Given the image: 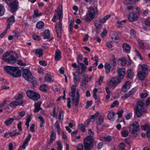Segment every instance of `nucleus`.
<instances>
[{
	"label": "nucleus",
	"mask_w": 150,
	"mask_h": 150,
	"mask_svg": "<svg viewBox=\"0 0 150 150\" xmlns=\"http://www.w3.org/2000/svg\"><path fill=\"white\" fill-rule=\"evenodd\" d=\"M2 57L3 59L6 62L13 64L16 62L17 56L15 52L8 51L4 53Z\"/></svg>",
	"instance_id": "f257e3e1"
},
{
	"label": "nucleus",
	"mask_w": 150,
	"mask_h": 150,
	"mask_svg": "<svg viewBox=\"0 0 150 150\" xmlns=\"http://www.w3.org/2000/svg\"><path fill=\"white\" fill-rule=\"evenodd\" d=\"M4 71L13 77H20L21 74V70L17 67L6 66L4 67Z\"/></svg>",
	"instance_id": "f03ea898"
},
{
	"label": "nucleus",
	"mask_w": 150,
	"mask_h": 150,
	"mask_svg": "<svg viewBox=\"0 0 150 150\" xmlns=\"http://www.w3.org/2000/svg\"><path fill=\"white\" fill-rule=\"evenodd\" d=\"M22 76L27 81L30 82L34 86L37 84L36 82L34 79V77L28 69H24L22 71Z\"/></svg>",
	"instance_id": "7ed1b4c3"
},
{
	"label": "nucleus",
	"mask_w": 150,
	"mask_h": 150,
	"mask_svg": "<svg viewBox=\"0 0 150 150\" xmlns=\"http://www.w3.org/2000/svg\"><path fill=\"white\" fill-rule=\"evenodd\" d=\"M144 103L143 101H139L137 103L135 109V114L137 117H139L142 116L146 112L144 106Z\"/></svg>",
	"instance_id": "20e7f679"
},
{
	"label": "nucleus",
	"mask_w": 150,
	"mask_h": 150,
	"mask_svg": "<svg viewBox=\"0 0 150 150\" xmlns=\"http://www.w3.org/2000/svg\"><path fill=\"white\" fill-rule=\"evenodd\" d=\"M139 128L138 122L134 121L129 127V132L133 136L136 137L137 135V132L139 130Z\"/></svg>",
	"instance_id": "39448f33"
},
{
	"label": "nucleus",
	"mask_w": 150,
	"mask_h": 150,
	"mask_svg": "<svg viewBox=\"0 0 150 150\" xmlns=\"http://www.w3.org/2000/svg\"><path fill=\"white\" fill-rule=\"evenodd\" d=\"M94 139L91 136H88L86 138L84 141L85 150H90L91 147L93 146Z\"/></svg>",
	"instance_id": "423d86ee"
},
{
	"label": "nucleus",
	"mask_w": 150,
	"mask_h": 150,
	"mask_svg": "<svg viewBox=\"0 0 150 150\" xmlns=\"http://www.w3.org/2000/svg\"><path fill=\"white\" fill-rule=\"evenodd\" d=\"M9 7L11 13H14L18 9V2L17 0H9Z\"/></svg>",
	"instance_id": "0eeeda50"
},
{
	"label": "nucleus",
	"mask_w": 150,
	"mask_h": 150,
	"mask_svg": "<svg viewBox=\"0 0 150 150\" xmlns=\"http://www.w3.org/2000/svg\"><path fill=\"white\" fill-rule=\"evenodd\" d=\"M55 31L57 33V37L60 38L63 31L62 24L61 21H60L56 23L55 25Z\"/></svg>",
	"instance_id": "6e6552de"
},
{
	"label": "nucleus",
	"mask_w": 150,
	"mask_h": 150,
	"mask_svg": "<svg viewBox=\"0 0 150 150\" xmlns=\"http://www.w3.org/2000/svg\"><path fill=\"white\" fill-rule=\"evenodd\" d=\"M77 95L75 97V95L73 96H70L71 99V103L73 105H74L76 107L77 106L79 103V100L80 98V95L79 92H76Z\"/></svg>",
	"instance_id": "1a4fd4ad"
},
{
	"label": "nucleus",
	"mask_w": 150,
	"mask_h": 150,
	"mask_svg": "<svg viewBox=\"0 0 150 150\" xmlns=\"http://www.w3.org/2000/svg\"><path fill=\"white\" fill-rule=\"evenodd\" d=\"M102 23V20L100 19L95 21V25L96 27V32L97 33H99L100 31V30L103 26Z\"/></svg>",
	"instance_id": "9d476101"
},
{
	"label": "nucleus",
	"mask_w": 150,
	"mask_h": 150,
	"mask_svg": "<svg viewBox=\"0 0 150 150\" xmlns=\"http://www.w3.org/2000/svg\"><path fill=\"white\" fill-rule=\"evenodd\" d=\"M121 81V80L119 79V78L115 79H113L110 81L108 82V85L110 87H115L116 85L120 83Z\"/></svg>",
	"instance_id": "9b49d317"
},
{
	"label": "nucleus",
	"mask_w": 150,
	"mask_h": 150,
	"mask_svg": "<svg viewBox=\"0 0 150 150\" xmlns=\"http://www.w3.org/2000/svg\"><path fill=\"white\" fill-rule=\"evenodd\" d=\"M128 18L130 21H134L137 20L138 16L136 13L131 12L129 13V15L128 16Z\"/></svg>",
	"instance_id": "f8f14e48"
},
{
	"label": "nucleus",
	"mask_w": 150,
	"mask_h": 150,
	"mask_svg": "<svg viewBox=\"0 0 150 150\" xmlns=\"http://www.w3.org/2000/svg\"><path fill=\"white\" fill-rule=\"evenodd\" d=\"M130 84L131 82L129 81H127L125 82L122 86V91L124 92L127 91L130 88Z\"/></svg>",
	"instance_id": "ddd939ff"
},
{
	"label": "nucleus",
	"mask_w": 150,
	"mask_h": 150,
	"mask_svg": "<svg viewBox=\"0 0 150 150\" xmlns=\"http://www.w3.org/2000/svg\"><path fill=\"white\" fill-rule=\"evenodd\" d=\"M31 135L29 134H28L27 137L24 140L23 144L22 146V148L25 149L26 147L28 145V141L30 140L31 137Z\"/></svg>",
	"instance_id": "4468645a"
},
{
	"label": "nucleus",
	"mask_w": 150,
	"mask_h": 150,
	"mask_svg": "<svg viewBox=\"0 0 150 150\" xmlns=\"http://www.w3.org/2000/svg\"><path fill=\"white\" fill-rule=\"evenodd\" d=\"M19 119L18 117H16L14 116V118H10L9 119L6 120L4 122V123L6 126H8L11 125L14 120H18Z\"/></svg>",
	"instance_id": "2eb2a0df"
},
{
	"label": "nucleus",
	"mask_w": 150,
	"mask_h": 150,
	"mask_svg": "<svg viewBox=\"0 0 150 150\" xmlns=\"http://www.w3.org/2000/svg\"><path fill=\"white\" fill-rule=\"evenodd\" d=\"M125 73V68H121L119 69L118 70V74L119 78L121 80L124 77V75Z\"/></svg>",
	"instance_id": "dca6fc26"
},
{
	"label": "nucleus",
	"mask_w": 150,
	"mask_h": 150,
	"mask_svg": "<svg viewBox=\"0 0 150 150\" xmlns=\"http://www.w3.org/2000/svg\"><path fill=\"white\" fill-rule=\"evenodd\" d=\"M41 34L44 39H49L50 37V31L48 29L44 30L43 33H42Z\"/></svg>",
	"instance_id": "f3484780"
},
{
	"label": "nucleus",
	"mask_w": 150,
	"mask_h": 150,
	"mask_svg": "<svg viewBox=\"0 0 150 150\" xmlns=\"http://www.w3.org/2000/svg\"><path fill=\"white\" fill-rule=\"evenodd\" d=\"M146 72H144L142 71H139L137 73L138 77L140 80H144L146 77Z\"/></svg>",
	"instance_id": "a211bd4d"
},
{
	"label": "nucleus",
	"mask_w": 150,
	"mask_h": 150,
	"mask_svg": "<svg viewBox=\"0 0 150 150\" xmlns=\"http://www.w3.org/2000/svg\"><path fill=\"white\" fill-rule=\"evenodd\" d=\"M74 76V81L75 84L76 85L80 81L81 77L79 75V73H78V74L77 75H76L75 73L73 74Z\"/></svg>",
	"instance_id": "6ab92c4d"
},
{
	"label": "nucleus",
	"mask_w": 150,
	"mask_h": 150,
	"mask_svg": "<svg viewBox=\"0 0 150 150\" xmlns=\"http://www.w3.org/2000/svg\"><path fill=\"white\" fill-rule=\"evenodd\" d=\"M61 52L58 49H57L55 52V60L57 61L60 60L61 58Z\"/></svg>",
	"instance_id": "aec40b11"
},
{
	"label": "nucleus",
	"mask_w": 150,
	"mask_h": 150,
	"mask_svg": "<svg viewBox=\"0 0 150 150\" xmlns=\"http://www.w3.org/2000/svg\"><path fill=\"white\" fill-rule=\"evenodd\" d=\"M122 47L124 51L127 53H129L130 52V47L129 44L126 43H123L122 45Z\"/></svg>",
	"instance_id": "412c9836"
},
{
	"label": "nucleus",
	"mask_w": 150,
	"mask_h": 150,
	"mask_svg": "<svg viewBox=\"0 0 150 150\" xmlns=\"http://www.w3.org/2000/svg\"><path fill=\"white\" fill-rule=\"evenodd\" d=\"M112 57V59L110 60V64H111L113 66L112 67V69H114V68L116 67L117 64L115 59V56L114 55H113Z\"/></svg>",
	"instance_id": "4be33fe9"
},
{
	"label": "nucleus",
	"mask_w": 150,
	"mask_h": 150,
	"mask_svg": "<svg viewBox=\"0 0 150 150\" xmlns=\"http://www.w3.org/2000/svg\"><path fill=\"white\" fill-rule=\"evenodd\" d=\"M71 91L69 93V95L70 96H73L75 95V92L76 91V86L74 85H73L71 87Z\"/></svg>",
	"instance_id": "5701e85b"
},
{
	"label": "nucleus",
	"mask_w": 150,
	"mask_h": 150,
	"mask_svg": "<svg viewBox=\"0 0 150 150\" xmlns=\"http://www.w3.org/2000/svg\"><path fill=\"white\" fill-rule=\"evenodd\" d=\"M104 117L102 115H99L96 121V123L98 125H101L104 121Z\"/></svg>",
	"instance_id": "b1692460"
},
{
	"label": "nucleus",
	"mask_w": 150,
	"mask_h": 150,
	"mask_svg": "<svg viewBox=\"0 0 150 150\" xmlns=\"http://www.w3.org/2000/svg\"><path fill=\"white\" fill-rule=\"evenodd\" d=\"M43 50L41 49H36L35 52L36 56L39 57H40L43 55Z\"/></svg>",
	"instance_id": "393cba45"
},
{
	"label": "nucleus",
	"mask_w": 150,
	"mask_h": 150,
	"mask_svg": "<svg viewBox=\"0 0 150 150\" xmlns=\"http://www.w3.org/2000/svg\"><path fill=\"white\" fill-rule=\"evenodd\" d=\"M110 65V64L106 62L105 65V72L107 74L110 73L111 68L112 69V67Z\"/></svg>",
	"instance_id": "a878e982"
},
{
	"label": "nucleus",
	"mask_w": 150,
	"mask_h": 150,
	"mask_svg": "<svg viewBox=\"0 0 150 150\" xmlns=\"http://www.w3.org/2000/svg\"><path fill=\"white\" fill-rule=\"evenodd\" d=\"M56 134L55 132L52 131L50 136V139L49 142L50 144L52 143L53 142L56 138Z\"/></svg>",
	"instance_id": "bb28decb"
},
{
	"label": "nucleus",
	"mask_w": 150,
	"mask_h": 150,
	"mask_svg": "<svg viewBox=\"0 0 150 150\" xmlns=\"http://www.w3.org/2000/svg\"><path fill=\"white\" fill-rule=\"evenodd\" d=\"M94 17L92 15L87 13L85 18V20L87 22L90 21L93 19Z\"/></svg>",
	"instance_id": "cd10ccee"
},
{
	"label": "nucleus",
	"mask_w": 150,
	"mask_h": 150,
	"mask_svg": "<svg viewBox=\"0 0 150 150\" xmlns=\"http://www.w3.org/2000/svg\"><path fill=\"white\" fill-rule=\"evenodd\" d=\"M40 98V95L36 92H34V94L32 96L31 99L37 101Z\"/></svg>",
	"instance_id": "c85d7f7f"
},
{
	"label": "nucleus",
	"mask_w": 150,
	"mask_h": 150,
	"mask_svg": "<svg viewBox=\"0 0 150 150\" xmlns=\"http://www.w3.org/2000/svg\"><path fill=\"white\" fill-rule=\"evenodd\" d=\"M45 79L46 81L48 82L53 81V80L52 79L51 76L50 74H45Z\"/></svg>",
	"instance_id": "c756f323"
},
{
	"label": "nucleus",
	"mask_w": 150,
	"mask_h": 150,
	"mask_svg": "<svg viewBox=\"0 0 150 150\" xmlns=\"http://www.w3.org/2000/svg\"><path fill=\"white\" fill-rule=\"evenodd\" d=\"M44 25V23L42 21H40L37 23L36 24V27L38 29H42L43 28Z\"/></svg>",
	"instance_id": "7c9ffc66"
},
{
	"label": "nucleus",
	"mask_w": 150,
	"mask_h": 150,
	"mask_svg": "<svg viewBox=\"0 0 150 150\" xmlns=\"http://www.w3.org/2000/svg\"><path fill=\"white\" fill-rule=\"evenodd\" d=\"M34 91L32 90H28L26 92V94L28 97L31 99L32 96L34 94Z\"/></svg>",
	"instance_id": "2f4dec72"
},
{
	"label": "nucleus",
	"mask_w": 150,
	"mask_h": 150,
	"mask_svg": "<svg viewBox=\"0 0 150 150\" xmlns=\"http://www.w3.org/2000/svg\"><path fill=\"white\" fill-rule=\"evenodd\" d=\"M88 13L92 15L94 17L95 16V10L92 7H90L88 11Z\"/></svg>",
	"instance_id": "473e14b6"
},
{
	"label": "nucleus",
	"mask_w": 150,
	"mask_h": 150,
	"mask_svg": "<svg viewBox=\"0 0 150 150\" xmlns=\"http://www.w3.org/2000/svg\"><path fill=\"white\" fill-rule=\"evenodd\" d=\"M83 79H82L81 80H83V81L86 82H88L90 81L91 78V77L88 78V76L85 75H83Z\"/></svg>",
	"instance_id": "72a5a7b5"
},
{
	"label": "nucleus",
	"mask_w": 150,
	"mask_h": 150,
	"mask_svg": "<svg viewBox=\"0 0 150 150\" xmlns=\"http://www.w3.org/2000/svg\"><path fill=\"white\" fill-rule=\"evenodd\" d=\"M128 77L130 79H132L133 76V70L131 69H129L127 71Z\"/></svg>",
	"instance_id": "f704fd0d"
},
{
	"label": "nucleus",
	"mask_w": 150,
	"mask_h": 150,
	"mask_svg": "<svg viewBox=\"0 0 150 150\" xmlns=\"http://www.w3.org/2000/svg\"><path fill=\"white\" fill-rule=\"evenodd\" d=\"M35 108L34 110V112H38L40 109V105L39 104L37 103L35 104Z\"/></svg>",
	"instance_id": "c9c22d12"
},
{
	"label": "nucleus",
	"mask_w": 150,
	"mask_h": 150,
	"mask_svg": "<svg viewBox=\"0 0 150 150\" xmlns=\"http://www.w3.org/2000/svg\"><path fill=\"white\" fill-rule=\"evenodd\" d=\"M115 115V113L114 112H109L108 115V117L109 120H111L113 118Z\"/></svg>",
	"instance_id": "e433bc0d"
},
{
	"label": "nucleus",
	"mask_w": 150,
	"mask_h": 150,
	"mask_svg": "<svg viewBox=\"0 0 150 150\" xmlns=\"http://www.w3.org/2000/svg\"><path fill=\"white\" fill-rule=\"evenodd\" d=\"M5 8L3 6L0 5V16L3 15L5 13Z\"/></svg>",
	"instance_id": "4c0bfd02"
},
{
	"label": "nucleus",
	"mask_w": 150,
	"mask_h": 150,
	"mask_svg": "<svg viewBox=\"0 0 150 150\" xmlns=\"http://www.w3.org/2000/svg\"><path fill=\"white\" fill-rule=\"evenodd\" d=\"M40 89L42 91L46 92L47 91V85L45 84L43 85L40 86Z\"/></svg>",
	"instance_id": "58836bf2"
},
{
	"label": "nucleus",
	"mask_w": 150,
	"mask_h": 150,
	"mask_svg": "<svg viewBox=\"0 0 150 150\" xmlns=\"http://www.w3.org/2000/svg\"><path fill=\"white\" fill-rule=\"evenodd\" d=\"M141 67L142 69L141 71L144 72H146L148 71V67L147 65L145 64L142 65Z\"/></svg>",
	"instance_id": "ea45409f"
},
{
	"label": "nucleus",
	"mask_w": 150,
	"mask_h": 150,
	"mask_svg": "<svg viewBox=\"0 0 150 150\" xmlns=\"http://www.w3.org/2000/svg\"><path fill=\"white\" fill-rule=\"evenodd\" d=\"M88 85V84L84 81H83V80H81V83L80 84V86L81 88L83 89H84Z\"/></svg>",
	"instance_id": "a19ab883"
},
{
	"label": "nucleus",
	"mask_w": 150,
	"mask_h": 150,
	"mask_svg": "<svg viewBox=\"0 0 150 150\" xmlns=\"http://www.w3.org/2000/svg\"><path fill=\"white\" fill-rule=\"evenodd\" d=\"M135 31L134 30H132L130 32V38H134L136 36Z\"/></svg>",
	"instance_id": "79ce46f5"
},
{
	"label": "nucleus",
	"mask_w": 150,
	"mask_h": 150,
	"mask_svg": "<svg viewBox=\"0 0 150 150\" xmlns=\"http://www.w3.org/2000/svg\"><path fill=\"white\" fill-rule=\"evenodd\" d=\"M97 91L98 89L96 88H95L93 90V96L94 99L96 100L98 99L97 96L96 94Z\"/></svg>",
	"instance_id": "37998d69"
},
{
	"label": "nucleus",
	"mask_w": 150,
	"mask_h": 150,
	"mask_svg": "<svg viewBox=\"0 0 150 150\" xmlns=\"http://www.w3.org/2000/svg\"><path fill=\"white\" fill-rule=\"evenodd\" d=\"M79 129L83 132L86 131L85 128V126L84 125L82 124H81L79 125Z\"/></svg>",
	"instance_id": "c03bdc74"
},
{
	"label": "nucleus",
	"mask_w": 150,
	"mask_h": 150,
	"mask_svg": "<svg viewBox=\"0 0 150 150\" xmlns=\"http://www.w3.org/2000/svg\"><path fill=\"white\" fill-rule=\"evenodd\" d=\"M16 102L18 104V105H22L23 106V104L24 103V102L22 99H16Z\"/></svg>",
	"instance_id": "a18cd8bd"
},
{
	"label": "nucleus",
	"mask_w": 150,
	"mask_h": 150,
	"mask_svg": "<svg viewBox=\"0 0 150 150\" xmlns=\"http://www.w3.org/2000/svg\"><path fill=\"white\" fill-rule=\"evenodd\" d=\"M62 12L60 10L57 13V18L61 21L62 18Z\"/></svg>",
	"instance_id": "49530a36"
},
{
	"label": "nucleus",
	"mask_w": 150,
	"mask_h": 150,
	"mask_svg": "<svg viewBox=\"0 0 150 150\" xmlns=\"http://www.w3.org/2000/svg\"><path fill=\"white\" fill-rule=\"evenodd\" d=\"M73 21H72L69 25V32L70 35H71L72 33V30L73 25Z\"/></svg>",
	"instance_id": "de8ad7c7"
},
{
	"label": "nucleus",
	"mask_w": 150,
	"mask_h": 150,
	"mask_svg": "<svg viewBox=\"0 0 150 150\" xmlns=\"http://www.w3.org/2000/svg\"><path fill=\"white\" fill-rule=\"evenodd\" d=\"M128 131L127 130H125L121 132L122 135L125 137H127L128 135Z\"/></svg>",
	"instance_id": "09e8293b"
},
{
	"label": "nucleus",
	"mask_w": 150,
	"mask_h": 150,
	"mask_svg": "<svg viewBox=\"0 0 150 150\" xmlns=\"http://www.w3.org/2000/svg\"><path fill=\"white\" fill-rule=\"evenodd\" d=\"M111 15H108L105 16L102 20V22L103 23H104L106 22V21L110 17Z\"/></svg>",
	"instance_id": "8fccbe9b"
},
{
	"label": "nucleus",
	"mask_w": 150,
	"mask_h": 150,
	"mask_svg": "<svg viewBox=\"0 0 150 150\" xmlns=\"http://www.w3.org/2000/svg\"><path fill=\"white\" fill-rule=\"evenodd\" d=\"M145 25L147 26H150V17L147 18L145 21Z\"/></svg>",
	"instance_id": "3c124183"
},
{
	"label": "nucleus",
	"mask_w": 150,
	"mask_h": 150,
	"mask_svg": "<svg viewBox=\"0 0 150 150\" xmlns=\"http://www.w3.org/2000/svg\"><path fill=\"white\" fill-rule=\"evenodd\" d=\"M80 65L81 67L82 72H84L85 70L86 69V67L85 65L83 63H80Z\"/></svg>",
	"instance_id": "603ef678"
},
{
	"label": "nucleus",
	"mask_w": 150,
	"mask_h": 150,
	"mask_svg": "<svg viewBox=\"0 0 150 150\" xmlns=\"http://www.w3.org/2000/svg\"><path fill=\"white\" fill-rule=\"evenodd\" d=\"M118 105V103L117 100H115L110 105V108H113L115 106H117Z\"/></svg>",
	"instance_id": "864d4df0"
},
{
	"label": "nucleus",
	"mask_w": 150,
	"mask_h": 150,
	"mask_svg": "<svg viewBox=\"0 0 150 150\" xmlns=\"http://www.w3.org/2000/svg\"><path fill=\"white\" fill-rule=\"evenodd\" d=\"M7 21L8 22L13 23L15 21L14 16H12L11 18H8L7 19Z\"/></svg>",
	"instance_id": "5fc2aeb1"
},
{
	"label": "nucleus",
	"mask_w": 150,
	"mask_h": 150,
	"mask_svg": "<svg viewBox=\"0 0 150 150\" xmlns=\"http://www.w3.org/2000/svg\"><path fill=\"white\" fill-rule=\"evenodd\" d=\"M34 15L36 17H38L41 16L42 14V13H38V11L37 10L34 11Z\"/></svg>",
	"instance_id": "6e6d98bb"
},
{
	"label": "nucleus",
	"mask_w": 150,
	"mask_h": 150,
	"mask_svg": "<svg viewBox=\"0 0 150 150\" xmlns=\"http://www.w3.org/2000/svg\"><path fill=\"white\" fill-rule=\"evenodd\" d=\"M57 144L58 146L57 147L58 150H62V146L61 142L59 141L57 142Z\"/></svg>",
	"instance_id": "4d7b16f0"
},
{
	"label": "nucleus",
	"mask_w": 150,
	"mask_h": 150,
	"mask_svg": "<svg viewBox=\"0 0 150 150\" xmlns=\"http://www.w3.org/2000/svg\"><path fill=\"white\" fill-rule=\"evenodd\" d=\"M63 114L64 112L62 111H60L59 112V121H60L61 120V118L62 117V118H63Z\"/></svg>",
	"instance_id": "13d9d810"
},
{
	"label": "nucleus",
	"mask_w": 150,
	"mask_h": 150,
	"mask_svg": "<svg viewBox=\"0 0 150 150\" xmlns=\"http://www.w3.org/2000/svg\"><path fill=\"white\" fill-rule=\"evenodd\" d=\"M18 105V104L16 102V101L11 103L10 104V105L12 107H16Z\"/></svg>",
	"instance_id": "bf43d9fd"
},
{
	"label": "nucleus",
	"mask_w": 150,
	"mask_h": 150,
	"mask_svg": "<svg viewBox=\"0 0 150 150\" xmlns=\"http://www.w3.org/2000/svg\"><path fill=\"white\" fill-rule=\"evenodd\" d=\"M25 112L24 111H22L19 112V117H18L20 118V119L22 117L24 116L25 115Z\"/></svg>",
	"instance_id": "052dcab7"
},
{
	"label": "nucleus",
	"mask_w": 150,
	"mask_h": 150,
	"mask_svg": "<svg viewBox=\"0 0 150 150\" xmlns=\"http://www.w3.org/2000/svg\"><path fill=\"white\" fill-rule=\"evenodd\" d=\"M33 38V39L38 40H40L39 37L37 34L35 33L32 35Z\"/></svg>",
	"instance_id": "680f3d73"
},
{
	"label": "nucleus",
	"mask_w": 150,
	"mask_h": 150,
	"mask_svg": "<svg viewBox=\"0 0 150 150\" xmlns=\"http://www.w3.org/2000/svg\"><path fill=\"white\" fill-rule=\"evenodd\" d=\"M107 32L106 30L105 29H104L103 32L101 34V37H105L106 35Z\"/></svg>",
	"instance_id": "e2e57ef3"
},
{
	"label": "nucleus",
	"mask_w": 150,
	"mask_h": 150,
	"mask_svg": "<svg viewBox=\"0 0 150 150\" xmlns=\"http://www.w3.org/2000/svg\"><path fill=\"white\" fill-rule=\"evenodd\" d=\"M104 139L105 141L109 142L111 140V138L110 136H108L107 137H104Z\"/></svg>",
	"instance_id": "0e129e2a"
},
{
	"label": "nucleus",
	"mask_w": 150,
	"mask_h": 150,
	"mask_svg": "<svg viewBox=\"0 0 150 150\" xmlns=\"http://www.w3.org/2000/svg\"><path fill=\"white\" fill-rule=\"evenodd\" d=\"M77 150H83V146L81 144H79L77 147Z\"/></svg>",
	"instance_id": "69168bd1"
},
{
	"label": "nucleus",
	"mask_w": 150,
	"mask_h": 150,
	"mask_svg": "<svg viewBox=\"0 0 150 150\" xmlns=\"http://www.w3.org/2000/svg\"><path fill=\"white\" fill-rule=\"evenodd\" d=\"M67 100H68L67 106L68 108H70L71 107L70 105V103H71V98H67Z\"/></svg>",
	"instance_id": "338daca9"
},
{
	"label": "nucleus",
	"mask_w": 150,
	"mask_h": 150,
	"mask_svg": "<svg viewBox=\"0 0 150 150\" xmlns=\"http://www.w3.org/2000/svg\"><path fill=\"white\" fill-rule=\"evenodd\" d=\"M136 91L137 89L135 88L132 89L131 91H129V93L131 96H132L136 92Z\"/></svg>",
	"instance_id": "774afa93"
}]
</instances>
